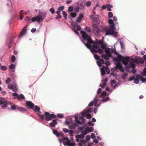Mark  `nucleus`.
I'll use <instances>...</instances> for the list:
<instances>
[{"label":"nucleus","instance_id":"nucleus-1","mask_svg":"<svg viewBox=\"0 0 146 146\" xmlns=\"http://www.w3.org/2000/svg\"><path fill=\"white\" fill-rule=\"evenodd\" d=\"M113 60L116 64L117 69H119L121 72L124 71L122 67V63L123 64L127 67L135 68V63H143L144 62V60L139 57H135V59L133 58H130L128 57L121 56L119 58H114Z\"/></svg>","mask_w":146,"mask_h":146},{"label":"nucleus","instance_id":"nucleus-2","mask_svg":"<svg viewBox=\"0 0 146 146\" xmlns=\"http://www.w3.org/2000/svg\"><path fill=\"white\" fill-rule=\"evenodd\" d=\"M94 56L96 60H99V61L97 62V63L99 67L102 66V64H105L107 66L106 67L102 66V68H100L101 75L102 76L105 75L106 74L105 72H106L107 74H109L110 69L107 66L110 65V62L108 61V60H106V61L105 62L103 59H100V56L96 54H94Z\"/></svg>","mask_w":146,"mask_h":146},{"label":"nucleus","instance_id":"nucleus-3","mask_svg":"<svg viewBox=\"0 0 146 146\" xmlns=\"http://www.w3.org/2000/svg\"><path fill=\"white\" fill-rule=\"evenodd\" d=\"M113 13L110 12V18H113V20L115 21V23H114L113 20L111 19H110V35H111L113 37H116L117 36V34L118 32L117 31H115L114 30H116V29L115 27V25H118V23L117 21V17L115 16H113Z\"/></svg>","mask_w":146,"mask_h":146},{"label":"nucleus","instance_id":"nucleus-4","mask_svg":"<svg viewBox=\"0 0 146 146\" xmlns=\"http://www.w3.org/2000/svg\"><path fill=\"white\" fill-rule=\"evenodd\" d=\"M80 33L82 35V36L84 40H86L88 43L93 44L92 46L93 48L96 49L98 48L97 43L96 41H94L92 40L90 36L88 35L84 31H81Z\"/></svg>","mask_w":146,"mask_h":146},{"label":"nucleus","instance_id":"nucleus-5","mask_svg":"<svg viewBox=\"0 0 146 146\" xmlns=\"http://www.w3.org/2000/svg\"><path fill=\"white\" fill-rule=\"evenodd\" d=\"M123 38H121L119 39V40H118L116 44H117L119 43L121 46V48L123 49L124 48V44L123 42ZM113 54L114 55H115L117 56H118L119 55V53L117 52L115 50V45L111 47V48H110V58H113L111 54Z\"/></svg>","mask_w":146,"mask_h":146},{"label":"nucleus","instance_id":"nucleus-6","mask_svg":"<svg viewBox=\"0 0 146 146\" xmlns=\"http://www.w3.org/2000/svg\"><path fill=\"white\" fill-rule=\"evenodd\" d=\"M38 116L42 119H44L45 117V119L47 121L50 120L56 117V115L54 114H50L49 112H44V115L41 114H38Z\"/></svg>","mask_w":146,"mask_h":146},{"label":"nucleus","instance_id":"nucleus-7","mask_svg":"<svg viewBox=\"0 0 146 146\" xmlns=\"http://www.w3.org/2000/svg\"><path fill=\"white\" fill-rule=\"evenodd\" d=\"M101 45L102 48L105 49V54H102V57L107 60H109L110 58V48H106L107 46L105 44H104V43Z\"/></svg>","mask_w":146,"mask_h":146},{"label":"nucleus","instance_id":"nucleus-8","mask_svg":"<svg viewBox=\"0 0 146 146\" xmlns=\"http://www.w3.org/2000/svg\"><path fill=\"white\" fill-rule=\"evenodd\" d=\"M46 13H39L38 16L33 17L31 19L32 22L36 21L37 22H39L40 21H42L46 17Z\"/></svg>","mask_w":146,"mask_h":146},{"label":"nucleus","instance_id":"nucleus-9","mask_svg":"<svg viewBox=\"0 0 146 146\" xmlns=\"http://www.w3.org/2000/svg\"><path fill=\"white\" fill-rule=\"evenodd\" d=\"M9 104L11 105V102L5 100L4 98L0 100V105L2 106V108H5Z\"/></svg>","mask_w":146,"mask_h":146},{"label":"nucleus","instance_id":"nucleus-10","mask_svg":"<svg viewBox=\"0 0 146 146\" xmlns=\"http://www.w3.org/2000/svg\"><path fill=\"white\" fill-rule=\"evenodd\" d=\"M93 31L94 34L97 36L98 35L100 32V30L98 26L95 24H93L92 25Z\"/></svg>","mask_w":146,"mask_h":146},{"label":"nucleus","instance_id":"nucleus-11","mask_svg":"<svg viewBox=\"0 0 146 146\" xmlns=\"http://www.w3.org/2000/svg\"><path fill=\"white\" fill-rule=\"evenodd\" d=\"M102 32L105 33L106 35H110V27L107 26L102 27Z\"/></svg>","mask_w":146,"mask_h":146},{"label":"nucleus","instance_id":"nucleus-12","mask_svg":"<svg viewBox=\"0 0 146 146\" xmlns=\"http://www.w3.org/2000/svg\"><path fill=\"white\" fill-rule=\"evenodd\" d=\"M62 137L63 138L61 139H59L60 141H62L63 144L64 145H67L68 143H69L70 140L67 137H65L63 136Z\"/></svg>","mask_w":146,"mask_h":146},{"label":"nucleus","instance_id":"nucleus-13","mask_svg":"<svg viewBox=\"0 0 146 146\" xmlns=\"http://www.w3.org/2000/svg\"><path fill=\"white\" fill-rule=\"evenodd\" d=\"M11 109L13 110H15L16 109H18L19 111H27L26 109L25 108H20L15 105H11Z\"/></svg>","mask_w":146,"mask_h":146},{"label":"nucleus","instance_id":"nucleus-14","mask_svg":"<svg viewBox=\"0 0 146 146\" xmlns=\"http://www.w3.org/2000/svg\"><path fill=\"white\" fill-rule=\"evenodd\" d=\"M84 44L85 46L87 47V48L90 50V51L92 53L96 52L97 51L96 50V49L92 48V47L90 44L91 43H89L87 42V43H85L84 42Z\"/></svg>","mask_w":146,"mask_h":146},{"label":"nucleus","instance_id":"nucleus-15","mask_svg":"<svg viewBox=\"0 0 146 146\" xmlns=\"http://www.w3.org/2000/svg\"><path fill=\"white\" fill-rule=\"evenodd\" d=\"M110 84L113 90L115 89L118 86V84H116V82L114 80H112Z\"/></svg>","mask_w":146,"mask_h":146},{"label":"nucleus","instance_id":"nucleus-16","mask_svg":"<svg viewBox=\"0 0 146 146\" xmlns=\"http://www.w3.org/2000/svg\"><path fill=\"white\" fill-rule=\"evenodd\" d=\"M26 104L27 106L29 107L31 109H33L34 106V104L31 102L27 101L26 102Z\"/></svg>","mask_w":146,"mask_h":146},{"label":"nucleus","instance_id":"nucleus-17","mask_svg":"<svg viewBox=\"0 0 146 146\" xmlns=\"http://www.w3.org/2000/svg\"><path fill=\"white\" fill-rule=\"evenodd\" d=\"M91 111V108H87L85 110L83 111L82 113V115H85L87 113L90 112Z\"/></svg>","mask_w":146,"mask_h":146},{"label":"nucleus","instance_id":"nucleus-18","mask_svg":"<svg viewBox=\"0 0 146 146\" xmlns=\"http://www.w3.org/2000/svg\"><path fill=\"white\" fill-rule=\"evenodd\" d=\"M108 81V78H106L104 80H102V85H100L99 86L101 87L102 88H104L106 85V83Z\"/></svg>","mask_w":146,"mask_h":146},{"label":"nucleus","instance_id":"nucleus-19","mask_svg":"<svg viewBox=\"0 0 146 146\" xmlns=\"http://www.w3.org/2000/svg\"><path fill=\"white\" fill-rule=\"evenodd\" d=\"M53 133L55 135H56L58 137H59L60 135L62 137L63 136V133L62 134L60 133L59 132H58L56 130L53 129Z\"/></svg>","mask_w":146,"mask_h":146},{"label":"nucleus","instance_id":"nucleus-20","mask_svg":"<svg viewBox=\"0 0 146 146\" xmlns=\"http://www.w3.org/2000/svg\"><path fill=\"white\" fill-rule=\"evenodd\" d=\"M57 124V121L56 119H53L52 121V122L50 123V126L52 127H54Z\"/></svg>","mask_w":146,"mask_h":146},{"label":"nucleus","instance_id":"nucleus-21","mask_svg":"<svg viewBox=\"0 0 146 146\" xmlns=\"http://www.w3.org/2000/svg\"><path fill=\"white\" fill-rule=\"evenodd\" d=\"M84 17V16L83 14L82 13L80 14L79 15V17L77 18L76 21L78 23L80 22L81 20Z\"/></svg>","mask_w":146,"mask_h":146},{"label":"nucleus","instance_id":"nucleus-22","mask_svg":"<svg viewBox=\"0 0 146 146\" xmlns=\"http://www.w3.org/2000/svg\"><path fill=\"white\" fill-rule=\"evenodd\" d=\"M26 33V30L24 28H23L21 31L19 35V38L22 37L24 34H25Z\"/></svg>","mask_w":146,"mask_h":146},{"label":"nucleus","instance_id":"nucleus-23","mask_svg":"<svg viewBox=\"0 0 146 146\" xmlns=\"http://www.w3.org/2000/svg\"><path fill=\"white\" fill-rule=\"evenodd\" d=\"M75 122L77 124L81 125L82 124L83 122L82 121H80L78 119V117L77 116H75Z\"/></svg>","mask_w":146,"mask_h":146},{"label":"nucleus","instance_id":"nucleus-24","mask_svg":"<svg viewBox=\"0 0 146 146\" xmlns=\"http://www.w3.org/2000/svg\"><path fill=\"white\" fill-rule=\"evenodd\" d=\"M32 109L34 110L35 111H38L39 112V110H40V108L38 106H34L33 109Z\"/></svg>","mask_w":146,"mask_h":146},{"label":"nucleus","instance_id":"nucleus-25","mask_svg":"<svg viewBox=\"0 0 146 146\" xmlns=\"http://www.w3.org/2000/svg\"><path fill=\"white\" fill-rule=\"evenodd\" d=\"M86 130L88 132H92L94 130V128L92 127H87L86 129Z\"/></svg>","mask_w":146,"mask_h":146},{"label":"nucleus","instance_id":"nucleus-26","mask_svg":"<svg viewBox=\"0 0 146 146\" xmlns=\"http://www.w3.org/2000/svg\"><path fill=\"white\" fill-rule=\"evenodd\" d=\"M107 5L106 6V5H103L102 7V8L103 9H105L107 8V10L108 11H110V5L107 4Z\"/></svg>","mask_w":146,"mask_h":146},{"label":"nucleus","instance_id":"nucleus-27","mask_svg":"<svg viewBox=\"0 0 146 146\" xmlns=\"http://www.w3.org/2000/svg\"><path fill=\"white\" fill-rule=\"evenodd\" d=\"M106 91H103L102 94L100 95V97L104 98L106 95Z\"/></svg>","mask_w":146,"mask_h":146},{"label":"nucleus","instance_id":"nucleus-28","mask_svg":"<svg viewBox=\"0 0 146 146\" xmlns=\"http://www.w3.org/2000/svg\"><path fill=\"white\" fill-rule=\"evenodd\" d=\"M84 136L82 135V134L80 135H75L76 138H78L79 139H83L84 138Z\"/></svg>","mask_w":146,"mask_h":146},{"label":"nucleus","instance_id":"nucleus-29","mask_svg":"<svg viewBox=\"0 0 146 146\" xmlns=\"http://www.w3.org/2000/svg\"><path fill=\"white\" fill-rule=\"evenodd\" d=\"M98 45V44H100L101 45L102 44H103L104 42L102 40H96V41Z\"/></svg>","mask_w":146,"mask_h":146},{"label":"nucleus","instance_id":"nucleus-30","mask_svg":"<svg viewBox=\"0 0 146 146\" xmlns=\"http://www.w3.org/2000/svg\"><path fill=\"white\" fill-rule=\"evenodd\" d=\"M128 74L127 72H125L122 74V78L123 79L125 80L126 77L127 76Z\"/></svg>","mask_w":146,"mask_h":146},{"label":"nucleus","instance_id":"nucleus-31","mask_svg":"<svg viewBox=\"0 0 146 146\" xmlns=\"http://www.w3.org/2000/svg\"><path fill=\"white\" fill-rule=\"evenodd\" d=\"M90 18L93 20L94 19L96 18L97 19H98L99 18V16L98 15H93L92 16H90Z\"/></svg>","mask_w":146,"mask_h":146},{"label":"nucleus","instance_id":"nucleus-32","mask_svg":"<svg viewBox=\"0 0 146 146\" xmlns=\"http://www.w3.org/2000/svg\"><path fill=\"white\" fill-rule=\"evenodd\" d=\"M141 74L143 76H146V68H145L143 71L141 73Z\"/></svg>","mask_w":146,"mask_h":146},{"label":"nucleus","instance_id":"nucleus-33","mask_svg":"<svg viewBox=\"0 0 146 146\" xmlns=\"http://www.w3.org/2000/svg\"><path fill=\"white\" fill-rule=\"evenodd\" d=\"M25 98V97L22 94H21L19 95H18L17 96V98L18 99H23Z\"/></svg>","mask_w":146,"mask_h":146},{"label":"nucleus","instance_id":"nucleus-34","mask_svg":"<svg viewBox=\"0 0 146 146\" xmlns=\"http://www.w3.org/2000/svg\"><path fill=\"white\" fill-rule=\"evenodd\" d=\"M77 13L76 12L74 13H70V16L71 17L73 18H74L76 16Z\"/></svg>","mask_w":146,"mask_h":146},{"label":"nucleus","instance_id":"nucleus-35","mask_svg":"<svg viewBox=\"0 0 146 146\" xmlns=\"http://www.w3.org/2000/svg\"><path fill=\"white\" fill-rule=\"evenodd\" d=\"M14 86V85H12L11 83H10L8 84L7 87L9 89H12Z\"/></svg>","mask_w":146,"mask_h":146},{"label":"nucleus","instance_id":"nucleus-36","mask_svg":"<svg viewBox=\"0 0 146 146\" xmlns=\"http://www.w3.org/2000/svg\"><path fill=\"white\" fill-rule=\"evenodd\" d=\"M75 143L74 142L71 143L70 141V142L67 145V146H75Z\"/></svg>","mask_w":146,"mask_h":146},{"label":"nucleus","instance_id":"nucleus-37","mask_svg":"<svg viewBox=\"0 0 146 146\" xmlns=\"http://www.w3.org/2000/svg\"><path fill=\"white\" fill-rule=\"evenodd\" d=\"M62 14L64 16V17L65 18V19H67V15L66 13L64 11H62Z\"/></svg>","mask_w":146,"mask_h":146},{"label":"nucleus","instance_id":"nucleus-38","mask_svg":"<svg viewBox=\"0 0 146 146\" xmlns=\"http://www.w3.org/2000/svg\"><path fill=\"white\" fill-rule=\"evenodd\" d=\"M16 60V58L14 55H13L11 57V61L12 62H14Z\"/></svg>","mask_w":146,"mask_h":146},{"label":"nucleus","instance_id":"nucleus-39","mask_svg":"<svg viewBox=\"0 0 146 146\" xmlns=\"http://www.w3.org/2000/svg\"><path fill=\"white\" fill-rule=\"evenodd\" d=\"M12 90L13 91V92H16L17 91V89L16 85L14 86L13 87V88L12 89Z\"/></svg>","mask_w":146,"mask_h":146},{"label":"nucleus","instance_id":"nucleus-40","mask_svg":"<svg viewBox=\"0 0 146 146\" xmlns=\"http://www.w3.org/2000/svg\"><path fill=\"white\" fill-rule=\"evenodd\" d=\"M86 31L89 32H91V29L89 27H86Z\"/></svg>","mask_w":146,"mask_h":146},{"label":"nucleus","instance_id":"nucleus-41","mask_svg":"<svg viewBox=\"0 0 146 146\" xmlns=\"http://www.w3.org/2000/svg\"><path fill=\"white\" fill-rule=\"evenodd\" d=\"M15 65L13 64H11L9 66V68L11 69H12L15 68Z\"/></svg>","mask_w":146,"mask_h":146},{"label":"nucleus","instance_id":"nucleus-42","mask_svg":"<svg viewBox=\"0 0 146 146\" xmlns=\"http://www.w3.org/2000/svg\"><path fill=\"white\" fill-rule=\"evenodd\" d=\"M50 11L52 14H54L55 12V10L53 7L51 8L50 9Z\"/></svg>","mask_w":146,"mask_h":146},{"label":"nucleus","instance_id":"nucleus-43","mask_svg":"<svg viewBox=\"0 0 146 146\" xmlns=\"http://www.w3.org/2000/svg\"><path fill=\"white\" fill-rule=\"evenodd\" d=\"M96 50L97 51L96 52H98L99 53L101 54H102L103 52V51L100 49H98L97 50L96 49Z\"/></svg>","mask_w":146,"mask_h":146},{"label":"nucleus","instance_id":"nucleus-44","mask_svg":"<svg viewBox=\"0 0 146 146\" xmlns=\"http://www.w3.org/2000/svg\"><path fill=\"white\" fill-rule=\"evenodd\" d=\"M134 83L136 84H137L139 83V80L138 79H135L134 80Z\"/></svg>","mask_w":146,"mask_h":146},{"label":"nucleus","instance_id":"nucleus-45","mask_svg":"<svg viewBox=\"0 0 146 146\" xmlns=\"http://www.w3.org/2000/svg\"><path fill=\"white\" fill-rule=\"evenodd\" d=\"M57 116L59 118H61L63 117L64 115L62 114L59 113L57 115Z\"/></svg>","mask_w":146,"mask_h":146},{"label":"nucleus","instance_id":"nucleus-46","mask_svg":"<svg viewBox=\"0 0 146 146\" xmlns=\"http://www.w3.org/2000/svg\"><path fill=\"white\" fill-rule=\"evenodd\" d=\"M135 76H132L131 77H130L129 79V81H132L133 80H134L135 79Z\"/></svg>","mask_w":146,"mask_h":146},{"label":"nucleus","instance_id":"nucleus-47","mask_svg":"<svg viewBox=\"0 0 146 146\" xmlns=\"http://www.w3.org/2000/svg\"><path fill=\"white\" fill-rule=\"evenodd\" d=\"M86 117L87 119H90L91 117V115L90 114H86Z\"/></svg>","mask_w":146,"mask_h":146},{"label":"nucleus","instance_id":"nucleus-48","mask_svg":"<svg viewBox=\"0 0 146 146\" xmlns=\"http://www.w3.org/2000/svg\"><path fill=\"white\" fill-rule=\"evenodd\" d=\"M91 5V3L90 1H87L86 3V6L89 7Z\"/></svg>","mask_w":146,"mask_h":146},{"label":"nucleus","instance_id":"nucleus-49","mask_svg":"<svg viewBox=\"0 0 146 146\" xmlns=\"http://www.w3.org/2000/svg\"><path fill=\"white\" fill-rule=\"evenodd\" d=\"M136 79H138V80L141 79V78H142V76L141 75L139 74L137 75L136 76Z\"/></svg>","mask_w":146,"mask_h":146},{"label":"nucleus","instance_id":"nucleus-50","mask_svg":"<svg viewBox=\"0 0 146 146\" xmlns=\"http://www.w3.org/2000/svg\"><path fill=\"white\" fill-rule=\"evenodd\" d=\"M11 82V79L9 78L8 77L7 79L6 80V82L7 84Z\"/></svg>","mask_w":146,"mask_h":146},{"label":"nucleus","instance_id":"nucleus-51","mask_svg":"<svg viewBox=\"0 0 146 146\" xmlns=\"http://www.w3.org/2000/svg\"><path fill=\"white\" fill-rule=\"evenodd\" d=\"M64 6H63L60 7H59L58 8V10H59L60 11H61L63 10L64 9Z\"/></svg>","mask_w":146,"mask_h":146},{"label":"nucleus","instance_id":"nucleus-52","mask_svg":"<svg viewBox=\"0 0 146 146\" xmlns=\"http://www.w3.org/2000/svg\"><path fill=\"white\" fill-rule=\"evenodd\" d=\"M73 10V7H68V11L69 12L72 11Z\"/></svg>","mask_w":146,"mask_h":146},{"label":"nucleus","instance_id":"nucleus-53","mask_svg":"<svg viewBox=\"0 0 146 146\" xmlns=\"http://www.w3.org/2000/svg\"><path fill=\"white\" fill-rule=\"evenodd\" d=\"M87 133L88 132L86 130L85 131H84L82 132V134L84 136V135H86Z\"/></svg>","mask_w":146,"mask_h":146},{"label":"nucleus","instance_id":"nucleus-54","mask_svg":"<svg viewBox=\"0 0 146 146\" xmlns=\"http://www.w3.org/2000/svg\"><path fill=\"white\" fill-rule=\"evenodd\" d=\"M70 122V120H69L68 119H67L65 122V123H66L67 125H68Z\"/></svg>","mask_w":146,"mask_h":146},{"label":"nucleus","instance_id":"nucleus-55","mask_svg":"<svg viewBox=\"0 0 146 146\" xmlns=\"http://www.w3.org/2000/svg\"><path fill=\"white\" fill-rule=\"evenodd\" d=\"M88 124L89 125H90V126H93L94 125V124L92 122V121H89L88 122Z\"/></svg>","mask_w":146,"mask_h":146},{"label":"nucleus","instance_id":"nucleus-56","mask_svg":"<svg viewBox=\"0 0 146 146\" xmlns=\"http://www.w3.org/2000/svg\"><path fill=\"white\" fill-rule=\"evenodd\" d=\"M109 100V98L108 97H107L106 98L104 99L102 101L103 102H106L107 100Z\"/></svg>","mask_w":146,"mask_h":146},{"label":"nucleus","instance_id":"nucleus-57","mask_svg":"<svg viewBox=\"0 0 146 146\" xmlns=\"http://www.w3.org/2000/svg\"><path fill=\"white\" fill-rule=\"evenodd\" d=\"M1 69L3 70H7V67L6 66H2L1 67Z\"/></svg>","mask_w":146,"mask_h":146},{"label":"nucleus","instance_id":"nucleus-58","mask_svg":"<svg viewBox=\"0 0 146 146\" xmlns=\"http://www.w3.org/2000/svg\"><path fill=\"white\" fill-rule=\"evenodd\" d=\"M73 30L76 34H77L78 35H79V33L77 31L76 29H73Z\"/></svg>","mask_w":146,"mask_h":146},{"label":"nucleus","instance_id":"nucleus-59","mask_svg":"<svg viewBox=\"0 0 146 146\" xmlns=\"http://www.w3.org/2000/svg\"><path fill=\"white\" fill-rule=\"evenodd\" d=\"M36 29L35 28H33L31 30V31L32 33H34L36 31Z\"/></svg>","mask_w":146,"mask_h":146},{"label":"nucleus","instance_id":"nucleus-60","mask_svg":"<svg viewBox=\"0 0 146 146\" xmlns=\"http://www.w3.org/2000/svg\"><path fill=\"white\" fill-rule=\"evenodd\" d=\"M63 130V131L65 133H67L69 131L66 128H64Z\"/></svg>","mask_w":146,"mask_h":146},{"label":"nucleus","instance_id":"nucleus-61","mask_svg":"<svg viewBox=\"0 0 146 146\" xmlns=\"http://www.w3.org/2000/svg\"><path fill=\"white\" fill-rule=\"evenodd\" d=\"M101 91H102V89L101 88H99L97 91L98 94H100V93Z\"/></svg>","mask_w":146,"mask_h":146},{"label":"nucleus","instance_id":"nucleus-62","mask_svg":"<svg viewBox=\"0 0 146 146\" xmlns=\"http://www.w3.org/2000/svg\"><path fill=\"white\" fill-rule=\"evenodd\" d=\"M68 132L69 134L71 136H72L73 134V132L72 130H70Z\"/></svg>","mask_w":146,"mask_h":146},{"label":"nucleus","instance_id":"nucleus-63","mask_svg":"<svg viewBox=\"0 0 146 146\" xmlns=\"http://www.w3.org/2000/svg\"><path fill=\"white\" fill-rule=\"evenodd\" d=\"M79 7H76L74 9V10L76 12H78V11H79Z\"/></svg>","mask_w":146,"mask_h":146},{"label":"nucleus","instance_id":"nucleus-64","mask_svg":"<svg viewBox=\"0 0 146 146\" xmlns=\"http://www.w3.org/2000/svg\"><path fill=\"white\" fill-rule=\"evenodd\" d=\"M93 104L94 102L93 101H92L89 103L88 106H91L93 105Z\"/></svg>","mask_w":146,"mask_h":146}]
</instances>
